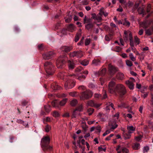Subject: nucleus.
Listing matches in <instances>:
<instances>
[{"mask_svg":"<svg viewBox=\"0 0 153 153\" xmlns=\"http://www.w3.org/2000/svg\"><path fill=\"white\" fill-rule=\"evenodd\" d=\"M50 142V138L48 136H45L43 137L41 139V147L44 151H51L52 149V147L49 146Z\"/></svg>","mask_w":153,"mask_h":153,"instance_id":"nucleus-1","label":"nucleus"},{"mask_svg":"<svg viewBox=\"0 0 153 153\" xmlns=\"http://www.w3.org/2000/svg\"><path fill=\"white\" fill-rule=\"evenodd\" d=\"M44 66L48 75H51L54 73V67L51 62H47L45 63Z\"/></svg>","mask_w":153,"mask_h":153,"instance_id":"nucleus-2","label":"nucleus"},{"mask_svg":"<svg viewBox=\"0 0 153 153\" xmlns=\"http://www.w3.org/2000/svg\"><path fill=\"white\" fill-rule=\"evenodd\" d=\"M115 92L119 93L121 97L124 95L126 93L125 87L121 84H117L115 88Z\"/></svg>","mask_w":153,"mask_h":153,"instance_id":"nucleus-3","label":"nucleus"},{"mask_svg":"<svg viewBox=\"0 0 153 153\" xmlns=\"http://www.w3.org/2000/svg\"><path fill=\"white\" fill-rule=\"evenodd\" d=\"M75 85V81L70 78V76L67 79L64 84V87L66 89H71Z\"/></svg>","mask_w":153,"mask_h":153,"instance_id":"nucleus-4","label":"nucleus"},{"mask_svg":"<svg viewBox=\"0 0 153 153\" xmlns=\"http://www.w3.org/2000/svg\"><path fill=\"white\" fill-rule=\"evenodd\" d=\"M65 56H60L58 58L56 62V65L57 68H62L64 67L65 62Z\"/></svg>","mask_w":153,"mask_h":153,"instance_id":"nucleus-5","label":"nucleus"},{"mask_svg":"<svg viewBox=\"0 0 153 153\" xmlns=\"http://www.w3.org/2000/svg\"><path fill=\"white\" fill-rule=\"evenodd\" d=\"M129 40L130 44L131 46L132 51L135 53L136 55H140V53L137 51L136 48L134 47V42L133 40V37L132 34L131 33H129Z\"/></svg>","mask_w":153,"mask_h":153,"instance_id":"nucleus-6","label":"nucleus"},{"mask_svg":"<svg viewBox=\"0 0 153 153\" xmlns=\"http://www.w3.org/2000/svg\"><path fill=\"white\" fill-rule=\"evenodd\" d=\"M93 95V93L90 91L87 90L85 91L82 92L81 93L80 98L82 100L88 99Z\"/></svg>","mask_w":153,"mask_h":153,"instance_id":"nucleus-7","label":"nucleus"},{"mask_svg":"<svg viewBox=\"0 0 153 153\" xmlns=\"http://www.w3.org/2000/svg\"><path fill=\"white\" fill-rule=\"evenodd\" d=\"M108 69L110 74L112 75L114 74L117 71H118V69L117 68L111 64L109 65Z\"/></svg>","mask_w":153,"mask_h":153,"instance_id":"nucleus-8","label":"nucleus"},{"mask_svg":"<svg viewBox=\"0 0 153 153\" xmlns=\"http://www.w3.org/2000/svg\"><path fill=\"white\" fill-rule=\"evenodd\" d=\"M70 56L71 57H76L77 58H79L82 57L83 55L81 51H74L70 53Z\"/></svg>","mask_w":153,"mask_h":153,"instance_id":"nucleus-9","label":"nucleus"},{"mask_svg":"<svg viewBox=\"0 0 153 153\" xmlns=\"http://www.w3.org/2000/svg\"><path fill=\"white\" fill-rule=\"evenodd\" d=\"M116 150L117 152V153H121L122 152L123 153H128L129 151L128 149L125 147H122L120 148V146L118 145L116 149Z\"/></svg>","mask_w":153,"mask_h":153,"instance_id":"nucleus-10","label":"nucleus"},{"mask_svg":"<svg viewBox=\"0 0 153 153\" xmlns=\"http://www.w3.org/2000/svg\"><path fill=\"white\" fill-rule=\"evenodd\" d=\"M54 54L53 52L50 51L42 55L43 58L45 59H48L51 58Z\"/></svg>","mask_w":153,"mask_h":153,"instance_id":"nucleus-11","label":"nucleus"},{"mask_svg":"<svg viewBox=\"0 0 153 153\" xmlns=\"http://www.w3.org/2000/svg\"><path fill=\"white\" fill-rule=\"evenodd\" d=\"M115 83L113 81L110 82L108 85V91L110 93L112 94L115 92V88L114 86Z\"/></svg>","mask_w":153,"mask_h":153,"instance_id":"nucleus-12","label":"nucleus"},{"mask_svg":"<svg viewBox=\"0 0 153 153\" xmlns=\"http://www.w3.org/2000/svg\"><path fill=\"white\" fill-rule=\"evenodd\" d=\"M132 81H131L130 80H128L126 81V83L128 86V88L131 90L133 89L134 88V84L133 82H135L134 79L132 78Z\"/></svg>","mask_w":153,"mask_h":153,"instance_id":"nucleus-13","label":"nucleus"},{"mask_svg":"<svg viewBox=\"0 0 153 153\" xmlns=\"http://www.w3.org/2000/svg\"><path fill=\"white\" fill-rule=\"evenodd\" d=\"M72 49L73 47L72 46H64L62 47V51L65 52H69Z\"/></svg>","mask_w":153,"mask_h":153,"instance_id":"nucleus-14","label":"nucleus"},{"mask_svg":"<svg viewBox=\"0 0 153 153\" xmlns=\"http://www.w3.org/2000/svg\"><path fill=\"white\" fill-rule=\"evenodd\" d=\"M101 63V61L99 59H94L92 61V64L94 66H98L100 65Z\"/></svg>","mask_w":153,"mask_h":153,"instance_id":"nucleus-15","label":"nucleus"},{"mask_svg":"<svg viewBox=\"0 0 153 153\" xmlns=\"http://www.w3.org/2000/svg\"><path fill=\"white\" fill-rule=\"evenodd\" d=\"M52 106L55 108H59L60 107L59 101L55 100L52 102Z\"/></svg>","mask_w":153,"mask_h":153,"instance_id":"nucleus-16","label":"nucleus"},{"mask_svg":"<svg viewBox=\"0 0 153 153\" xmlns=\"http://www.w3.org/2000/svg\"><path fill=\"white\" fill-rule=\"evenodd\" d=\"M116 77L118 79L123 80L124 79V75L123 73L119 72L116 75Z\"/></svg>","mask_w":153,"mask_h":153,"instance_id":"nucleus-17","label":"nucleus"},{"mask_svg":"<svg viewBox=\"0 0 153 153\" xmlns=\"http://www.w3.org/2000/svg\"><path fill=\"white\" fill-rule=\"evenodd\" d=\"M51 88L52 89L54 90H57L61 88V87L59 86L58 84L56 83H53L51 85Z\"/></svg>","mask_w":153,"mask_h":153,"instance_id":"nucleus-18","label":"nucleus"},{"mask_svg":"<svg viewBox=\"0 0 153 153\" xmlns=\"http://www.w3.org/2000/svg\"><path fill=\"white\" fill-rule=\"evenodd\" d=\"M92 19L90 18H87L86 16H85L83 19V23L85 24L87 23V24L90 23H92Z\"/></svg>","mask_w":153,"mask_h":153,"instance_id":"nucleus-19","label":"nucleus"},{"mask_svg":"<svg viewBox=\"0 0 153 153\" xmlns=\"http://www.w3.org/2000/svg\"><path fill=\"white\" fill-rule=\"evenodd\" d=\"M144 7L143 6L142 7H140L138 9L137 11L139 14H143V15H145V12L144 11Z\"/></svg>","mask_w":153,"mask_h":153,"instance_id":"nucleus-20","label":"nucleus"},{"mask_svg":"<svg viewBox=\"0 0 153 153\" xmlns=\"http://www.w3.org/2000/svg\"><path fill=\"white\" fill-rule=\"evenodd\" d=\"M80 114V113L76 109L74 110L72 113V118H75L76 117L79 115Z\"/></svg>","mask_w":153,"mask_h":153,"instance_id":"nucleus-21","label":"nucleus"},{"mask_svg":"<svg viewBox=\"0 0 153 153\" xmlns=\"http://www.w3.org/2000/svg\"><path fill=\"white\" fill-rule=\"evenodd\" d=\"M127 129L128 130V132L129 133H132L133 131L135 130V128L132 126H128Z\"/></svg>","mask_w":153,"mask_h":153,"instance_id":"nucleus-22","label":"nucleus"},{"mask_svg":"<svg viewBox=\"0 0 153 153\" xmlns=\"http://www.w3.org/2000/svg\"><path fill=\"white\" fill-rule=\"evenodd\" d=\"M99 14L102 16L103 15L105 17L107 16L108 14L107 12H104L103 8H101L100 10Z\"/></svg>","mask_w":153,"mask_h":153,"instance_id":"nucleus-23","label":"nucleus"},{"mask_svg":"<svg viewBox=\"0 0 153 153\" xmlns=\"http://www.w3.org/2000/svg\"><path fill=\"white\" fill-rule=\"evenodd\" d=\"M72 19L71 15H68L66 16L65 18V21L67 23L70 22Z\"/></svg>","mask_w":153,"mask_h":153,"instance_id":"nucleus-24","label":"nucleus"},{"mask_svg":"<svg viewBox=\"0 0 153 153\" xmlns=\"http://www.w3.org/2000/svg\"><path fill=\"white\" fill-rule=\"evenodd\" d=\"M131 133H129L128 132V133L124 132L123 133V136L125 139H129L131 137Z\"/></svg>","mask_w":153,"mask_h":153,"instance_id":"nucleus-25","label":"nucleus"},{"mask_svg":"<svg viewBox=\"0 0 153 153\" xmlns=\"http://www.w3.org/2000/svg\"><path fill=\"white\" fill-rule=\"evenodd\" d=\"M68 66L69 69H72L75 67V65L73 62L71 61H69L68 62Z\"/></svg>","mask_w":153,"mask_h":153,"instance_id":"nucleus-26","label":"nucleus"},{"mask_svg":"<svg viewBox=\"0 0 153 153\" xmlns=\"http://www.w3.org/2000/svg\"><path fill=\"white\" fill-rule=\"evenodd\" d=\"M94 27V24L92 23L87 24L85 25V27L86 29L89 30L90 29Z\"/></svg>","mask_w":153,"mask_h":153,"instance_id":"nucleus-27","label":"nucleus"},{"mask_svg":"<svg viewBox=\"0 0 153 153\" xmlns=\"http://www.w3.org/2000/svg\"><path fill=\"white\" fill-rule=\"evenodd\" d=\"M141 27H143V28H146L148 26V25L147 24V22L145 21L140 23Z\"/></svg>","mask_w":153,"mask_h":153,"instance_id":"nucleus-28","label":"nucleus"},{"mask_svg":"<svg viewBox=\"0 0 153 153\" xmlns=\"http://www.w3.org/2000/svg\"><path fill=\"white\" fill-rule=\"evenodd\" d=\"M68 28L70 31L72 32L75 29V27L73 24H70L68 26Z\"/></svg>","mask_w":153,"mask_h":153,"instance_id":"nucleus-29","label":"nucleus"},{"mask_svg":"<svg viewBox=\"0 0 153 153\" xmlns=\"http://www.w3.org/2000/svg\"><path fill=\"white\" fill-rule=\"evenodd\" d=\"M67 99L65 98L63 99L61 101L59 102V105L60 106H64L66 103L67 102Z\"/></svg>","mask_w":153,"mask_h":153,"instance_id":"nucleus-30","label":"nucleus"},{"mask_svg":"<svg viewBox=\"0 0 153 153\" xmlns=\"http://www.w3.org/2000/svg\"><path fill=\"white\" fill-rule=\"evenodd\" d=\"M44 108L46 112H49L51 110V106L48 105L44 106Z\"/></svg>","mask_w":153,"mask_h":153,"instance_id":"nucleus-31","label":"nucleus"},{"mask_svg":"<svg viewBox=\"0 0 153 153\" xmlns=\"http://www.w3.org/2000/svg\"><path fill=\"white\" fill-rule=\"evenodd\" d=\"M95 103L93 100H91L88 101L87 104L88 106L94 107Z\"/></svg>","mask_w":153,"mask_h":153,"instance_id":"nucleus-32","label":"nucleus"},{"mask_svg":"<svg viewBox=\"0 0 153 153\" xmlns=\"http://www.w3.org/2000/svg\"><path fill=\"white\" fill-rule=\"evenodd\" d=\"M102 16L99 14V13L97 15V17L95 20L97 21L98 22H101L102 19Z\"/></svg>","mask_w":153,"mask_h":153,"instance_id":"nucleus-33","label":"nucleus"},{"mask_svg":"<svg viewBox=\"0 0 153 153\" xmlns=\"http://www.w3.org/2000/svg\"><path fill=\"white\" fill-rule=\"evenodd\" d=\"M126 64L127 66L129 67H131L133 65V63L129 60H127L126 61Z\"/></svg>","mask_w":153,"mask_h":153,"instance_id":"nucleus-34","label":"nucleus"},{"mask_svg":"<svg viewBox=\"0 0 153 153\" xmlns=\"http://www.w3.org/2000/svg\"><path fill=\"white\" fill-rule=\"evenodd\" d=\"M65 76V73L64 72H60L58 74V77H60L62 79H64V76Z\"/></svg>","mask_w":153,"mask_h":153,"instance_id":"nucleus-35","label":"nucleus"},{"mask_svg":"<svg viewBox=\"0 0 153 153\" xmlns=\"http://www.w3.org/2000/svg\"><path fill=\"white\" fill-rule=\"evenodd\" d=\"M52 115L53 117L56 118L59 117L60 116V114L56 111H55L53 112Z\"/></svg>","mask_w":153,"mask_h":153,"instance_id":"nucleus-36","label":"nucleus"},{"mask_svg":"<svg viewBox=\"0 0 153 153\" xmlns=\"http://www.w3.org/2000/svg\"><path fill=\"white\" fill-rule=\"evenodd\" d=\"M129 56L130 59L132 61H135L136 60V57H134L133 53H131L129 54Z\"/></svg>","mask_w":153,"mask_h":153,"instance_id":"nucleus-37","label":"nucleus"},{"mask_svg":"<svg viewBox=\"0 0 153 153\" xmlns=\"http://www.w3.org/2000/svg\"><path fill=\"white\" fill-rule=\"evenodd\" d=\"M114 51L116 52H120L121 51L122 48L119 46H117L114 48Z\"/></svg>","mask_w":153,"mask_h":153,"instance_id":"nucleus-38","label":"nucleus"},{"mask_svg":"<svg viewBox=\"0 0 153 153\" xmlns=\"http://www.w3.org/2000/svg\"><path fill=\"white\" fill-rule=\"evenodd\" d=\"M77 103V101L76 100H74L71 101L70 104L71 106H74L76 105Z\"/></svg>","mask_w":153,"mask_h":153,"instance_id":"nucleus-39","label":"nucleus"},{"mask_svg":"<svg viewBox=\"0 0 153 153\" xmlns=\"http://www.w3.org/2000/svg\"><path fill=\"white\" fill-rule=\"evenodd\" d=\"M134 40L136 45L139 44L140 43V39L137 36H135L134 37Z\"/></svg>","mask_w":153,"mask_h":153,"instance_id":"nucleus-40","label":"nucleus"},{"mask_svg":"<svg viewBox=\"0 0 153 153\" xmlns=\"http://www.w3.org/2000/svg\"><path fill=\"white\" fill-rule=\"evenodd\" d=\"M140 146V145L139 143H135L133 146V148L134 149L137 150L139 148Z\"/></svg>","mask_w":153,"mask_h":153,"instance_id":"nucleus-41","label":"nucleus"},{"mask_svg":"<svg viewBox=\"0 0 153 153\" xmlns=\"http://www.w3.org/2000/svg\"><path fill=\"white\" fill-rule=\"evenodd\" d=\"M75 109L79 112L82 111L83 110L82 105H80Z\"/></svg>","mask_w":153,"mask_h":153,"instance_id":"nucleus-42","label":"nucleus"},{"mask_svg":"<svg viewBox=\"0 0 153 153\" xmlns=\"http://www.w3.org/2000/svg\"><path fill=\"white\" fill-rule=\"evenodd\" d=\"M106 69L105 68L102 69L100 71V74L102 75H104L105 74L106 72Z\"/></svg>","mask_w":153,"mask_h":153,"instance_id":"nucleus-43","label":"nucleus"},{"mask_svg":"<svg viewBox=\"0 0 153 153\" xmlns=\"http://www.w3.org/2000/svg\"><path fill=\"white\" fill-rule=\"evenodd\" d=\"M94 111V109L92 108H90L88 109L87 112L88 113L89 115H91Z\"/></svg>","mask_w":153,"mask_h":153,"instance_id":"nucleus-44","label":"nucleus"},{"mask_svg":"<svg viewBox=\"0 0 153 153\" xmlns=\"http://www.w3.org/2000/svg\"><path fill=\"white\" fill-rule=\"evenodd\" d=\"M86 78V76L84 75H81L78 76L77 79L80 81H82Z\"/></svg>","mask_w":153,"mask_h":153,"instance_id":"nucleus-45","label":"nucleus"},{"mask_svg":"<svg viewBox=\"0 0 153 153\" xmlns=\"http://www.w3.org/2000/svg\"><path fill=\"white\" fill-rule=\"evenodd\" d=\"M83 68L81 66H79L76 69V72H80L81 73H82V72L83 71Z\"/></svg>","mask_w":153,"mask_h":153,"instance_id":"nucleus-46","label":"nucleus"},{"mask_svg":"<svg viewBox=\"0 0 153 153\" xmlns=\"http://www.w3.org/2000/svg\"><path fill=\"white\" fill-rule=\"evenodd\" d=\"M106 147L102 148L101 146H100L98 147V150L100 152H102L103 151L105 152L106 151Z\"/></svg>","mask_w":153,"mask_h":153,"instance_id":"nucleus-47","label":"nucleus"},{"mask_svg":"<svg viewBox=\"0 0 153 153\" xmlns=\"http://www.w3.org/2000/svg\"><path fill=\"white\" fill-rule=\"evenodd\" d=\"M88 60H84L81 62V64L85 66L88 64Z\"/></svg>","mask_w":153,"mask_h":153,"instance_id":"nucleus-48","label":"nucleus"},{"mask_svg":"<svg viewBox=\"0 0 153 153\" xmlns=\"http://www.w3.org/2000/svg\"><path fill=\"white\" fill-rule=\"evenodd\" d=\"M146 33L148 35H150L152 34V29H149L146 30Z\"/></svg>","mask_w":153,"mask_h":153,"instance_id":"nucleus-49","label":"nucleus"},{"mask_svg":"<svg viewBox=\"0 0 153 153\" xmlns=\"http://www.w3.org/2000/svg\"><path fill=\"white\" fill-rule=\"evenodd\" d=\"M80 34L79 33H77L76 34V35L75 37L74 41L75 42H77L79 40V36Z\"/></svg>","mask_w":153,"mask_h":153,"instance_id":"nucleus-50","label":"nucleus"},{"mask_svg":"<svg viewBox=\"0 0 153 153\" xmlns=\"http://www.w3.org/2000/svg\"><path fill=\"white\" fill-rule=\"evenodd\" d=\"M125 21L123 23V25L129 26L130 25L129 22L128 21H127L126 19H125Z\"/></svg>","mask_w":153,"mask_h":153,"instance_id":"nucleus-51","label":"nucleus"},{"mask_svg":"<svg viewBox=\"0 0 153 153\" xmlns=\"http://www.w3.org/2000/svg\"><path fill=\"white\" fill-rule=\"evenodd\" d=\"M129 112L130 113H131V114H126V116H127V117H128L129 118H131L132 117V114H134V112H133L132 111H129Z\"/></svg>","mask_w":153,"mask_h":153,"instance_id":"nucleus-52","label":"nucleus"},{"mask_svg":"<svg viewBox=\"0 0 153 153\" xmlns=\"http://www.w3.org/2000/svg\"><path fill=\"white\" fill-rule=\"evenodd\" d=\"M111 39V36L110 35H106L105 37V40L109 41H110Z\"/></svg>","mask_w":153,"mask_h":153,"instance_id":"nucleus-53","label":"nucleus"},{"mask_svg":"<svg viewBox=\"0 0 153 153\" xmlns=\"http://www.w3.org/2000/svg\"><path fill=\"white\" fill-rule=\"evenodd\" d=\"M91 41V40L90 39H86L85 41V45L86 46L88 45Z\"/></svg>","mask_w":153,"mask_h":153,"instance_id":"nucleus-54","label":"nucleus"},{"mask_svg":"<svg viewBox=\"0 0 153 153\" xmlns=\"http://www.w3.org/2000/svg\"><path fill=\"white\" fill-rule=\"evenodd\" d=\"M76 92H71L69 93V95L72 97H75L76 96Z\"/></svg>","mask_w":153,"mask_h":153,"instance_id":"nucleus-55","label":"nucleus"},{"mask_svg":"<svg viewBox=\"0 0 153 153\" xmlns=\"http://www.w3.org/2000/svg\"><path fill=\"white\" fill-rule=\"evenodd\" d=\"M149 149V147L148 146L144 147L143 149V152L145 153L147 152Z\"/></svg>","mask_w":153,"mask_h":153,"instance_id":"nucleus-56","label":"nucleus"},{"mask_svg":"<svg viewBox=\"0 0 153 153\" xmlns=\"http://www.w3.org/2000/svg\"><path fill=\"white\" fill-rule=\"evenodd\" d=\"M50 128L51 127L50 126L48 125H46L45 128V131L47 132L49 131Z\"/></svg>","mask_w":153,"mask_h":153,"instance_id":"nucleus-57","label":"nucleus"},{"mask_svg":"<svg viewBox=\"0 0 153 153\" xmlns=\"http://www.w3.org/2000/svg\"><path fill=\"white\" fill-rule=\"evenodd\" d=\"M151 6L150 4H149L148 5V6H147V10L146 11L147 12L149 13L150 12L151 9Z\"/></svg>","mask_w":153,"mask_h":153,"instance_id":"nucleus-58","label":"nucleus"},{"mask_svg":"<svg viewBox=\"0 0 153 153\" xmlns=\"http://www.w3.org/2000/svg\"><path fill=\"white\" fill-rule=\"evenodd\" d=\"M142 138V136L141 135L136 137H135V140L137 141H139Z\"/></svg>","mask_w":153,"mask_h":153,"instance_id":"nucleus-59","label":"nucleus"},{"mask_svg":"<svg viewBox=\"0 0 153 153\" xmlns=\"http://www.w3.org/2000/svg\"><path fill=\"white\" fill-rule=\"evenodd\" d=\"M78 89L82 90H84L85 89V87L83 85L80 86L78 87Z\"/></svg>","mask_w":153,"mask_h":153,"instance_id":"nucleus-60","label":"nucleus"},{"mask_svg":"<svg viewBox=\"0 0 153 153\" xmlns=\"http://www.w3.org/2000/svg\"><path fill=\"white\" fill-rule=\"evenodd\" d=\"M111 129L110 130H106L102 135L103 136H105L107 135V134H109L111 132Z\"/></svg>","mask_w":153,"mask_h":153,"instance_id":"nucleus-61","label":"nucleus"},{"mask_svg":"<svg viewBox=\"0 0 153 153\" xmlns=\"http://www.w3.org/2000/svg\"><path fill=\"white\" fill-rule=\"evenodd\" d=\"M95 129L100 133L101 131V128L100 126H98L95 128Z\"/></svg>","mask_w":153,"mask_h":153,"instance_id":"nucleus-62","label":"nucleus"},{"mask_svg":"<svg viewBox=\"0 0 153 153\" xmlns=\"http://www.w3.org/2000/svg\"><path fill=\"white\" fill-rule=\"evenodd\" d=\"M28 102L25 100H23L22 101V104L23 105L25 106L28 103Z\"/></svg>","mask_w":153,"mask_h":153,"instance_id":"nucleus-63","label":"nucleus"},{"mask_svg":"<svg viewBox=\"0 0 153 153\" xmlns=\"http://www.w3.org/2000/svg\"><path fill=\"white\" fill-rule=\"evenodd\" d=\"M120 56H121L123 58H126L128 57L126 53H122L120 55Z\"/></svg>","mask_w":153,"mask_h":153,"instance_id":"nucleus-64","label":"nucleus"}]
</instances>
